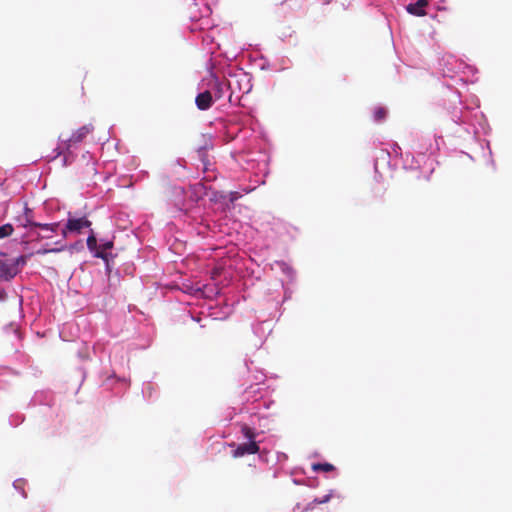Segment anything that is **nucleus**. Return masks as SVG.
Instances as JSON below:
<instances>
[{
    "mask_svg": "<svg viewBox=\"0 0 512 512\" xmlns=\"http://www.w3.org/2000/svg\"><path fill=\"white\" fill-rule=\"evenodd\" d=\"M29 255H21L17 258H8L5 253L0 252V279L10 281L26 265Z\"/></svg>",
    "mask_w": 512,
    "mask_h": 512,
    "instance_id": "obj_1",
    "label": "nucleus"
},
{
    "mask_svg": "<svg viewBox=\"0 0 512 512\" xmlns=\"http://www.w3.org/2000/svg\"><path fill=\"white\" fill-rule=\"evenodd\" d=\"M91 225V221L86 216L75 217L69 212L65 227L62 229V236L66 238L68 233L79 234L83 229L90 228Z\"/></svg>",
    "mask_w": 512,
    "mask_h": 512,
    "instance_id": "obj_2",
    "label": "nucleus"
},
{
    "mask_svg": "<svg viewBox=\"0 0 512 512\" xmlns=\"http://www.w3.org/2000/svg\"><path fill=\"white\" fill-rule=\"evenodd\" d=\"M259 445L256 441H250L247 443H242L236 446L232 455L234 458H240L245 455L256 454L259 452Z\"/></svg>",
    "mask_w": 512,
    "mask_h": 512,
    "instance_id": "obj_3",
    "label": "nucleus"
},
{
    "mask_svg": "<svg viewBox=\"0 0 512 512\" xmlns=\"http://www.w3.org/2000/svg\"><path fill=\"white\" fill-rule=\"evenodd\" d=\"M83 138H84V133H82L81 130H76V131L72 132L71 135H68L66 133H61L59 135V141L67 149H69L73 145L81 142L83 140Z\"/></svg>",
    "mask_w": 512,
    "mask_h": 512,
    "instance_id": "obj_4",
    "label": "nucleus"
},
{
    "mask_svg": "<svg viewBox=\"0 0 512 512\" xmlns=\"http://www.w3.org/2000/svg\"><path fill=\"white\" fill-rule=\"evenodd\" d=\"M195 103L198 109L207 110L213 104V97L210 91H204L199 93L195 99Z\"/></svg>",
    "mask_w": 512,
    "mask_h": 512,
    "instance_id": "obj_5",
    "label": "nucleus"
},
{
    "mask_svg": "<svg viewBox=\"0 0 512 512\" xmlns=\"http://www.w3.org/2000/svg\"><path fill=\"white\" fill-rule=\"evenodd\" d=\"M428 5L427 0H417L415 3L407 5L406 10L415 16H425V7Z\"/></svg>",
    "mask_w": 512,
    "mask_h": 512,
    "instance_id": "obj_6",
    "label": "nucleus"
},
{
    "mask_svg": "<svg viewBox=\"0 0 512 512\" xmlns=\"http://www.w3.org/2000/svg\"><path fill=\"white\" fill-rule=\"evenodd\" d=\"M113 248V242L107 241L101 245H99L97 251L94 253V256L97 258H101L108 263V253L107 251Z\"/></svg>",
    "mask_w": 512,
    "mask_h": 512,
    "instance_id": "obj_7",
    "label": "nucleus"
},
{
    "mask_svg": "<svg viewBox=\"0 0 512 512\" xmlns=\"http://www.w3.org/2000/svg\"><path fill=\"white\" fill-rule=\"evenodd\" d=\"M31 216H32V210L28 207H25L23 216L19 217L21 226H23L25 228L26 227L34 228L36 222L32 221Z\"/></svg>",
    "mask_w": 512,
    "mask_h": 512,
    "instance_id": "obj_8",
    "label": "nucleus"
},
{
    "mask_svg": "<svg viewBox=\"0 0 512 512\" xmlns=\"http://www.w3.org/2000/svg\"><path fill=\"white\" fill-rule=\"evenodd\" d=\"M312 470L315 472L322 471V472H331L335 470V467L330 463H314L312 465Z\"/></svg>",
    "mask_w": 512,
    "mask_h": 512,
    "instance_id": "obj_9",
    "label": "nucleus"
},
{
    "mask_svg": "<svg viewBox=\"0 0 512 512\" xmlns=\"http://www.w3.org/2000/svg\"><path fill=\"white\" fill-rule=\"evenodd\" d=\"M241 432L243 434V436L250 441H255V437H256V432L254 429H252L251 427H249L248 425L244 424L242 425L241 427Z\"/></svg>",
    "mask_w": 512,
    "mask_h": 512,
    "instance_id": "obj_10",
    "label": "nucleus"
},
{
    "mask_svg": "<svg viewBox=\"0 0 512 512\" xmlns=\"http://www.w3.org/2000/svg\"><path fill=\"white\" fill-rule=\"evenodd\" d=\"M87 247L92 252H96L99 247L97 245V239L93 230L90 231V235L87 238Z\"/></svg>",
    "mask_w": 512,
    "mask_h": 512,
    "instance_id": "obj_11",
    "label": "nucleus"
},
{
    "mask_svg": "<svg viewBox=\"0 0 512 512\" xmlns=\"http://www.w3.org/2000/svg\"><path fill=\"white\" fill-rule=\"evenodd\" d=\"M13 231L14 227L9 223L0 226V239L11 236Z\"/></svg>",
    "mask_w": 512,
    "mask_h": 512,
    "instance_id": "obj_12",
    "label": "nucleus"
},
{
    "mask_svg": "<svg viewBox=\"0 0 512 512\" xmlns=\"http://www.w3.org/2000/svg\"><path fill=\"white\" fill-rule=\"evenodd\" d=\"M35 227H38L42 230L50 231L51 233H54L59 228V223H49V224H42V223H35Z\"/></svg>",
    "mask_w": 512,
    "mask_h": 512,
    "instance_id": "obj_13",
    "label": "nucleus"
},
{
    "mask_svg": "<svg viewBox=\"0 0 512 512\" xmlns=\"http://www.w3.org/2000/svg\"><path fill=\"white\" fill-rule=\"evenodd\" d=\"M387 110L383 107H378L374 112V117L376 120H382L386 117Z\"/></svg>",
    "mask_w": 512,
    "mask_h": 512,
    "instance_id": "obj_14",
    "label": "nucleus"
},
{
    "mask_svg": "<svg viewBox=\"0 0 512 512\" xmlns=\"http://www.w3.org/2000/svg\"><path fill=\"white\" fill-rule=\"evenodd\" d=\"M330 499V495H326L324 496L322 499H314V501L312 503L309 504V507L310 508H313V504L316 503V504H323V503H326L328 502Z\"/></svg>",
    "mask_w": 512,
    "mask_h": 512,
    "instance_id": "obj_15",
    "label": "nucleus"
},
{
    "mask_svg": "<svg viewBox=\"0 0 512 512\" xmlns=\"http://www.w3.org/2000/svg\"><path fill=\"white\" fill-rule=\"evenodd\" d=\"M61 251V249H40L37 251V254H47L51 252H58Z\"/></svg>",
    "mask_w": 512,
    "mask_h": 512,
    "instance_id": "obj_16",
    "label": "nucleus"
},
{
    "mask_svg": "<svg viewBox=\"0 0 512 512\" xmlns=\"http://www.w3.org/2000/svg\"><path fill=\"white\" fill-rule=\"evenodd\" d=\"M197 153H198L199 157L201 158V160H202L203 162H205V153H206L205 149H204V148H200V149L197 151Z\"/></svg>",
    "mask_w": 512,
    "mask_h": 512,
    "instance_id": "obj_17",
    "label": "nucleus"
},
{
    "mask_svg": "<svg viewBox=\"0 0 512 512\" xmlns=\"http://www.w3.org/2000/svg\"><path fill=\"white\" fill-rule=\"evenodd\" d=\"M51 236L48 235V232H45V235L44 236H40L38 235L37 238H50Z\"/></svg>",
    "mask_w": 512,
    "mask_h": 512,
    "instance_id": "obj_18",
    "label": "nucleus"
},
{
    "mask_svg": "<svg viewBox=\"0 0 512 512\" xmlns=\"http://www.w3.org/2000/svg\"><path fill=\"white\" fill-rule=\"evenodd\" d=\"M51 236L48 235V232H45V235L44 236H40L38 235L37 238H50Z\"/></svg>",
    "mask_w": 512,
    "mask_h": 512,
    "instance_id": "obj_19",
    "label": "nucleus"
},
{
    "mask_svg": "<svg viewBox=\"0 0 512 512\" xmlns=\"http://www.w3.org/2000/svg\"><path fill=\"white\" fill-rule=\"evenodd\" d=\"M229 446L235 447V443H231V444H229Z\"/></svg>",
    "mask_w": 512,
    "mask_h": 512,
    "instance_id": "obj_20",
    "label": "nucleus"
}]
</instances>
